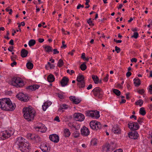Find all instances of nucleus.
I'll return each mask as SVG.
<instances>
[{
	"instance_id": "nucleus-50",
	"label": "nucleus",
	"mask_w": 152,
	"mask_h": 152,
	"mask_svg": "<svg viewBox=\"0 0 152 152\" xmlns=\"http://www.w3.org/2000/svg\"><path fill=\"white\" fill-rule=\"evenodd\" d=\"M108 77H109L108 75L107 74L106 75V77L104 79V80H103L104 81L106 82H107L108 79Z\"/></svg>"
},
{
	"instance_id": "nucleus-59",
	"label": "nucleus",
	"mask_w": 152,
	"mask_h": 152,
	"mask_svg": "<svg viewBox=\"0 0 152 152\" xmlns=\"http://www.w3.org/2000/svg\"><path fill=\"white\" fill-rule=\"evenodd\" d=\"M149 91L151 92L150 94H152V84L149 86Z\"/></svg>"
},
{
	"instance_id": "nucleus-49",
	"label": "nucleus",
	"mask_w": 152,
	"mask_h": 152,
	"mask_svg": "<svg viewBox=\"0 0 152 152\" xmlns=\"http://www.w3.org/2000/svg\"><path fill=\"white\" fill-rule=\"evenodd\" d=\"M84 6L83 5H81L80 4H79L78 6L77 7V9H80V7L83 8Z\"/></svg>"
},
{
	"instance_id": "nucleus-11",
	"label": "nucleus",
	"mask_w": 152,
	"mask_h": 152,
	"mask_svg": "<svg viewBox=\"0 0 152 152\" xmlns=\"http://www.w3.org/2000/svg\"><path fill=\"white\" fill-rule=\"evenodd\" d=\"M74 117L77 121H82L85 119L84 116L83 114L80 113H75L74 115Z\"/></svg>"
},
{
	"instance_id": "nucleus-36",
	"label": "nucleus",
	"mask_w": 152,
	"mask_h": 152,
	"mask_svg": "<svg viewBox=\"0 0 152 152\" xmlns=\"http://www.w3.org/2000/svg\"><path fill=\"white\" fill-rule=\"evenodd\" d=\"M80 68L82 71L85 70L87 68V66L85 64V63H84L80 65Z\"/></svg>"
},
{
	"instance_id": "nucleus-3",
	"label": "nucleus",
	"mask_w": 152,
	"mask_h": 152,
	"mask_svg": "<svg viewBox=\"0 0 152 152\" xmlns=\"http://www.w3.org/2000/svg\"><path fill=\"white\" fill-rule=\"evenodd\" d=\"M92 92L96 98L101 99L102 98L104 93L102 90L99 87H96L93 89L92 91Z\"/></svg>"
},
{
	"instance_id": "nucleus-9",
	"label": "nucleus",
	"mask_w": 152,
	"mask_h": 152,
	"mask_svg": "<svg viewBox=\"0 0 152 152\" xmlns=\"http://www.w3.org/2000/svg\"><path fill=\"white\" fill-rule=\"evenodd\" d=\"M15 107L16 105L15 104H12L11 101L10 104H7V106H6L4 107H0L2 110L8 111H12L15 110Z\"/></svg>"
},
{
	"instance_id": "nucleus-43",
	"label": "nucleus",
	"mask_w": 152,
	"mask_h": 152,
	"mask_svg": "<svg viewBox=\"0 0 152 152\" xmlns=\"http://www.w3.org/2000/svg\"><path fill=\"white\" fill-rule=\"evenodd\" d=\"M87 22L90 26H93L94 25V24L92 23V21L91 20V18H90L87 20Z\"/></svg>"
},
{
	"instance_id": "nucleus-47",
	"label": "nucleus",
	"mask_w": 152,
	"mask_h": 152,
	"mask_svg": "<svg viewBox=\"0 0 152 152\" xmlns=\"http://www.w3.org/2000/svg\"><path fill=\"white\" fill-rule=\"evenodd\" d=\"M115 50L116 51L117 53H118L120 52L121 49L119 48L116 46L115 47Z\"/></svg>"
},
{
	"instance_id": "nucleus-61",
	"label": "nucleus",
	"mask_w": 152,
	"mask_h": 152,
	"mask_svg": "<svg viewBox=\"0 0 152 152\" xmlns=\"http://www.w3.org/2000/svg\"><path fill=\"white\" fill-rule=\"evenodd\" d=\"M38 42L40 43H42L44 42V40L43 39L39 38L38 39Z\"/></svg>"
},
{
	"instance_id": "nucleus-57",
	"label": "nucleus",
	"mask_w": 152,
	"mask_h": 152,
	"mask_svg": "<svg viewBox=\"0 0 152 152\" xmlns=\"http://www.w3.org/2000/svg\"><path fill=\"white\" fill-rule=\"evenodd\" d=\"M85 55L86 54L84 53H82L81 56V58L84 60V59L85 58Z\"/></svg>"
},
{
	"instance_id": "nucleus-37",
	"label": "nucleus",
	"mask_w": 152,
	"mask_h": 152,
	"mask_svg": "<svg viewBox=\"0 0 152 152\" xmlns=\"http://www.w3.org/2000/svg\"><path fill=\"white\" fill-rule=\"evenodd\" d=\"M68 106L66 104H63L61 105L59 108V110L66 109L68 108Z\"/></svg>"
},
{
	"instance_id": "nucleus-38",
	"label": "nucleus",
	"mask_w": 152,
	"mask_h": 152,
	"mask_svg": "<svg viewBox=\"0 0 152 152\" xmlns=\"http://www.w3.org/2000/svg\"><path fill=\"white\" fill-rule=\"evenodd\" d=\"M113 92L118 96H119L121 94V92L119 90L117 89H113Z\"/></svg>"
},
{
	"instance_id": "nucleus-10",
	"label": "nucleus",
	"mask_w": 152,
	"mask_h": 152,
	"mask_svg": "<svg viewBox=\"0 0 152 152\" xmlns=\"http://www.w3.org/2000/svg\"><path fill=\"white\" fill-rule=\"evenodd\" d=\"M129 128L132 130L134 131L138 129L139 126L137 122H130L128 124Z\"/></svg>"
},
{
	"instance_id": "nucleus-5",
	"label": "nucleus",
	"mask_w": 152,
	"mask_h": 152,
	"mask_svg": "<svg viewBox=\"0 0 152 152\" xmlns=\"http://www.w3.org/2000/svg\"><path fill=\"white\" fill-rule=\"evenodd\" d=\"M90 126L93 129L97 130L101 129L102 126L101 124L97 121H92L90 122Z\"/></svg>"
},
{
	"instance_id": "nucleus-13",
	"label": "nucleus",
	"mask_w": 152,
	"mask_h": 152,
	"mask_svg": "<svg viewBox=\"0 0 152 152\" xmlns=\"http://www.w3.org/2000/svg\"><path fill=\"white\" fill-rule=\"evenodd\" d=\"M49 138L51 141L56 143L58 142L59 140V136L56 134L50 135Z\"/></svg>"
},
{
	"instance_id": "nucleus-6",
	"label": "nucleus",
	"mask_w": 152,
	"mask_h": 152,
	"mask_svg": "<svg viewBox=\"0 0 152 152\" xmlns=\"http://www.w3.org/2000/svg\"><path fill=\"white\" fill-rule=\"evenodd\" d=\"M14 132L10 130L3 131L0 134L1 139L4 140L10 137L14 134Z\"/></svg>"
},
{
	"instance_id": "nucleus-22",
	"label": "nucleus",
	"mask_w": 152,
	"mask_h": 152,
	"mask_svg": "<svg viewBox=\"0 0 152 152\" xmlns=\"http://www.w3.org/2000/svg\"><path fill=\"white\" fill-rule=\"evenodd\" d=\"M70 134L71 133L68 129H64V135L65 137H69Z\"/></svg>"
},
{
	"instance_id": "nucleus-56",
	"label": "nucleus",
	"mask_w": 152,
	"mask_h": 152,
	"mask_svg": "<svg viewBox=\"0 0 152 152\" xmlns=\"http://www.w3.org/2000/svg\"><path fill=\"white\" fill-rule=\"evenodd\" d=\"M58 95V96L60 99H62L63 98V95L62 94H60L59 93L57 94Z\"/></svg>"
},
{
	"instance_id": "nucleus-19",
	"label": "nucleus",
	"mask_w": 152,
	"mask_h": 152,
	"mask_svg": "<svg viewBox=\"0 0 152 152\" xmlns=\"http://www.w3.org/2000/svg\"><path fill=\"white\" fill-rule=\"evenodd\" d=\"M39 87V86L38 85H33L29 86L27 87L26 89H29L31 91L35 90L37 89H38Z\"/></svg>"
},
{
	"instance_id": "nucleus-58",
	"label": "nucleus",
	"mask_w": 152,
	"mask_h": 152,
	"mask_svg": "<svg viewBox=\"0 0 152 152\" xmlns=\"http://www.w3.org/2000/svg\"><path fill=\"white\" fill-rule=\"evenodd\" d=\"M131 61L132 62H134L136 63L137 61V59L136 58H133L131 59Z\"/></svg>"
},
{
	"instance_id": "nucleus-29",
	"label": "nucleus",
	"mask_w": 152,
	"mask_h": 152,
	"mask_svg": "<svg viewBox=\"0 0 152 152\" xmlns=\"http://www.w3.org/2000/svg\"><path fill=\"white\" fill-rule=\"evenodd\" d=\"M94 116L92 117L95 118H98L100 117L99 112L97 111H93Z\"/></svg>"
},
{
	"instance_id": "nucleus-27",
	"label": "nucleus",
	"mask_w": 152,
	"mask_h": 152,
	"mask_svg": "<svg viewBox=\"0 0 152 152\" xmlns=\"http://www.w3.org/2000/svg\"><path fill=\"white\" fill-rule=\"evenodd\" d=\"M138 134L137 132H135L132 133V135L129 134V136L131 138H133L134 139H137L138 137Z\"/></svg>"
},
{
	"instance_id": "nucleus-32",
	"label": "nucleus",
	"mask_w": 152,
	"mask_h": 152,
	"mask_svg": "<svg viewBox=\"0 0 152 152\" xmlns=\"http://www.w3.org/2000/svg\"><path fill=\"white\" fill-rule=\"evenodd\" d=\"M64 62L62 60L60 59L58 62L57 65L59 67H61L64 65Z\"/></svg>"
},
{
	"instance_id": "nucleus-62",
	"label": "nucleus",
	"mask_w": 152,
	"mask_h": 152,
	"mask_svg": "<svg viewBox=\"0 0 152 152\" xmlns=\"http://www.w3.org/2000/svg\"><path fill=\"white\" fill-rule=\"evenodd\" d=\"M13 39H11L9 42V44L10 45H14V42H13Z\"/></svg>"
},
{
	"instance_id": "nucleus-46",
	"label": "nucleus",
	"mask_w": 152,
	"mask_h": 152,
	"mask_svg": "<svg viewBox=\"0 0 152 152\" xmlns=\"http://www.w3.org/2000/svg\"><path fill=\"white\" fill-rule=\"evenodd\" d=\"M138 92L140 94H142L145 92V91L143 89H141L138 91Z\"/></svg>"
},
{
	"instance_id": "nucleus-17",
	"label": "nucleus",
	"mask_w": 152,
	"mask_h": 152,
	"mask_svg": "<svg viewBox=\"0 0 152 152\" xmlns=\"http://www.w3.org/2000/svg\"><path fill=\"white\" fill-rule=\"evenodd\" d=\"M71 101L73 102V103L76 104H79L81 101V100L75 96H71L69 97Z\"/></svg>"
},
{
	"instance_id": "nucleus-31",
	"label": "nucleus",
	"mask_w": 152,
	"mask_h": 152,
	"mask_svg": "<svg viewBox=\"0 0 152 152\" xmlns=\"http://www.w3.org/2000/svg\"><path fill=\"white\" fill-rule=\"evenodd\" d=\"M36 43V41L34 39H31L28 42V44L30 47L34 46Z\"/></svg>"
},
{
	"instance_id": "nucleus-60",
	"label": "nucleus",
	"mask_w": 152,
	"mask_h": 152,
	"mask_svg": "<svg viewBox=\"0 0 152 152\" xmlns=\"http://www.w3.org/2000/svg\"><path fill=\"white\" fill-rule=\"evenodd\" d=\"M13 46H10V47L8 48V50L10 51V52H12L13 50Z\"/></svg>"
},
{
	"instance_id": "nucleus-41",
	"label": "nucleus",
	"mask_w": 152,
	"mask_h": 152,
	"mask_svg": "<svg viewBox=\"0 0 152 152\" xmlns=\"http://www.w3.org/2000/svg\"><path fill=\"white\" fill-rule=\"evenodd\" d=\"M29 99V98L27 96L25 95V97H23V98L22 99V101L23 102H27Z\"/></svg>"
},
{
	"instance_id": "nucleus-28",
	"label": "nucleus",
	"mask_w": 152,
	"mask_h": 152,
	"mask_svg": "<svg viewBox=\"0 0 152 152\" xmlns=\"http://www.w3.org/2000/svg\"><path fill=\"white\" fill-rule=\"evenodd\" d=\"M27 68L29 69H31L33 67V64L30 62H28L26 65Z\"/></svg>"
},
{
	"instance_id": "nucleus-51",
	"label": "nucleus",
	"mask_w": 152,
	"mask_h": 152,
	"mask_svg": "<svg viewBox=\"0 0 152 152\" xmlns=\"http://www.w3.org/2000/svg\"><path fill=\"white\" fill-rule=\"evenodd\" d=\"M65 41H63L62 42V46H61V48L64 47V48H65L66 47V45L65 44Z\"/></svg>"
},
{
	"instance_id": "nucleus-25",
	"label": "nucleus",
	"mask_w": 152,
	"mask_h": 152,
	"mask_svg": "<svg viewBox=\"0 0 152 152\" xmlns=\"http://www.w3.org/2000/svg\"><path fill=\"white\" fill-rule=\"evenodd\" d=\"M16 97L20 100H21L23 97H25V95L22 93H20L16 95Z\"/></svg>"
},
{
	"instance_id": "nucleus-35",
	"label": "nucleus",
	"mask_w": 152,
	"mask_h": 152,
	"mask_svg": "<svg viewBox=\"0 0 152 152\" xmlns=\"http://www.w3.org/2000/svg\"><path fill=\"white\" fill-rule=\"evenodd\" d=\"M86 114L87 116H91L92 117L94 114L93 111H88L86 112Z\"/></svg>"
},
{
	"instance_id": "nucleus-48",
	"label": "nucleus",
	"mask_w": 152,
	"mask_h": 152,
	"mask_svg": "<svg viewBox=\"0 0 152 152\" xmlns=\"http://www.w3.org/2000/svg\"><path fill=\"white\" fill-rule=\"evenodd\" d=\"M137 122L140 124L143 122V119L142 118H139L137 120Z\"/></svg>"
},
{
	"instance_id": "nucleus-30",
	"label": "nucleus",
	"mask_w": 152,
	"mask_h": 152,
	"mask_svg": "<svg viewBox=\"0 0 152 152\" xmlns=\"http://www.w3.org/2000/svg\"><path fill=\"white\" fill-rule=\"evenodd\" d=\"M140 114L142 115H145L146 113L144 107H141L140 109Z\"/></svg>"
},
{
	"instance_id": "nucleus-7",
	"label": "nucleus",
	"mask_w": 152,
	"mask_h": 152,
	"mask_svg": "<svg viewBox=\"0 0 152 152\" xmlns=\"http://www.w3.org/2000/svg\"><path fill=\"white\" fill-rule=\"evenodd\" d=\"M27 137L28 139L35 142H39L41 141V139L39 136L35 134H28Z\"/></svg>"
},
{
	"instance_id": "nucleus-16",
	"label": "nucleus",
	"mask_w": 152,
	"mask_h": 152,
	"mask_svg": "<svg viewBox=\"0 0 152 152\" xmlns=\"http://www.w3.org/2000/svg\"><path fill=\"white\" fill-rule=\"evenodd\" d=\"M112 131L115 134H119L121 133V130L118 125H114L112 129Z\"/></svg>"
},
{
	"instance_id": "nucleus-1",
	"label": "nucleus",
	"mask_w": 152,
	"mask_h": 152,
	"mask_svg": "<svg viewBox=\"0 0 152 152\" xmlns=\"http://www.w3.org/2000/svg\"><path fill=\"white\" fill-rule=\"evenodd\" d=\"M23 113L24 118L28 121H31L34 119L36 115V111L34 109L30 107H25Z\"/></svg>"
},
{
	"instance_id": "nucleus-55",
	"label": "nucleus",
	"mask_w": 152,
	"mask_h": 152,
	"mask_svg": "<svg viewBox=\"0 0 152 152\" xmlns=\"http://www.w3.org/2000/svg\"><path fill=\"white\" fill-rule=\"evenodd\" d=\"M132 75V73L131 72L128 71V72H127L126 74V76L128 77H130Z\"/></svg>"
},
{
	"instance_id": "nucleus-45",
	"label": "nucleus",
	"mask_w": 152,
	"mask_h": 152,
	"mask_svg": "<svg viewBox=\"0 0 152 152\" xmlns=\"http://www.w3.org/2000/svg\"><path fill=\"white\" fill-rule=\"evenodd\" d=\"M110 145L109 144L106 145L104 148V150H105L106 151H109Z\"/></svg>"
},
{
	"instance_id": "nucleus-23",
	"label": "nucleus",
	"mask_w": 152,
	"mask_h": 152,
	"mask_svg": "<svg viewBox=\"0 0 152 152\" xmlns=\"http://www.w3.org/2000/svg\"><path fill=\"white\" fill-rule=\"evenodd\" d=\"M47 79L48 82H52L54 81L55 78L53 75L50 74L48 76Z\"/></svg>"
},
{
	"instance_id": "nucleus-63",
	"label": "nucleus",
	"mask_w": 152,
	"mask_h": 152,
	"mask_svg": "<svg viewBox=\"0 0 152 152\" xmlns=\"http://www.w3.org/2000/svg\"><path fill=\"white\" fill-rule=\"evenodd\" d=\"M92 85L91 84H90L87 87V90H89L92 88Z\"/></svg>"
},
{
	"instance_id": "nucleus-26",
	"label": "nucleus",
	"mask_w": 152,
	"mask_h": 152,
	"mask_svg": "<svg viewBox=\"0 0 152 152\" xmlns=\"http://www.w3.org/2000/svg\"><path fill=\"white\" fill-rule=\"evenodd\" d=\"M92 78L95 84H97L99 83V79L97 76L93 75H92Z\"/></svg>"
},
{
	"instance_id": "nucleus-39",
	"label": "nucleus",
	"mask_w": 152,
	"mask_h": 152,
	"mask_svg": "<svg viewBox=\"0 0 152 152\" xmlns=\"http://www.w3.org/2000/svg\"><path fill=\"white\" fill-rule=\"evenodd\" d=\"M143 103V101L141 99L138 100L136 103V104L137 105H139L140 107H141Z\"/></svg>"
},
{
	"instance_id": "nucleus-18",
	"label": "nucleus",
	"mask_w": 152,
	"mask_h": 152,
	"mask_svg": "<svg viewBox=\"0 0 152 152\" xmlns=\"http://www.w3.org/2000/svg\"><path fill=\"white\" fill-rule=\"evenodd\" d=\"M40 148L43 152H49L50 151L49 148L47 147L46 144L41 145Z\"/></svg>"
},
{
	"instance_id": "nucleus-42",
	"label": "nucleus",
	"mask_w": 152,
	"mask_h": 152,
	"mask_svg": "<svg viewBox=\"0 0 152 152\" xmlns=\"http://www.w3.org/2000/svg\"><path fill=\"white\" fill-rule=\"evenodd\" d=\"M138 33L137 32H134V34L132 36V37H133L135 39H137L138 37Z\"/></svg>"
},
{
	"instance_id": "nucleus-21",
	"label": "nucleus",
	"mask_w": 152,
	"mask_h": 152,
	"mask_svg": "<svg viewBox=\"0 0 152 152\" xmlns=\"http://www.w3.org/2000/svg\"><path fill=\"white\" fill-rule=\"evenodd\" d=\"M28 54V51L26 49H23L21 52V56L22 57L24 58L26 57Z\"/></svg>"
},
{
	"instance_id": "nucleus-40",
	"label": "nucleus",
	"mask_w": 152,
	"mask_h": 152,
	"mask_svg": "<svg viewBox=\"0 0 152 152\" xmlns=\"http://www.w3.org/2000/svg\"><path fill=\"white\" fill-rule=\"evenodd\" d=\"M97 140L96 139L92 140L91 141V143L92 145H95L97 144Z\"/></svg>"
},
{
	"instance_id": "nucleus-54",
	"label": "nucleus",
	"mask_w": 152,
	"mask_h": 152,
	"mask_svg": "<svg viewBox=\"0 0 152 152\" xmlns=\"http://www.w3.org/2000/svg\"><path fill=\"white\" fill-rule=\"evenodd\" d=\"M17 57L16 55H14L12 56H11V58L12 61H15V59Z\"/></svg>"
},
{
	"instance_id": "nucleus-53",
	"label": "nucleus",
	"mask_w": 152,
	"mask_h": 152,
	"mask_svg": "<svg viewBox=\"0 0 152 152\" xmlns=\"http://www.w3.org/2000/svg\"><path fill=\"white\" fill-rule=\"evenodd\" d=\"M53 54H58L59 53V52L58 51L57 49H54L53 50Z\"/></svg>"
},
{
	"instance_id": "nucleus-12",
	"label": "nucleus",
	"mask_w": 152,
	"mask_h": 152,
	"mask_svg": "<svg viewBox=\"0 0 152 152\" xmlns=\"http://www.w3.org/2000/svg\"><path fill=\"white\" fill-rule=\"evenodd\" d=\"M11 101L9 98H4L0 99V107H4L5 105L8 104L10 103Z\"/></svg>"
},
{
	"instance_id": "nucleus-33",
	"label": "nucleus",
	"mask_w": 152,
	"mask_h": 152,
	"mask_svg": "<svg viewBox=\"0 0 152 152\" xmlns=\"http://www.w3.org/2000/svg\"><path fill=\"white\" fill-rule=\"evenodd\" d=\"M45 51L48 53L50 52L52 50V47L49 46H46L45 47Z\"/></svg>"
},
{
	"instance_id": "nucleus-34",
	"label": "nucleus",
	"mask_w": 152,
	"mask_h": 152,
	"mask_svg": "<svg viewBox=\"0 0 152 152\" xmlns=\"http://www.w3.org/2000/svg\"><path fill=\"white\" fill-rule=\"evenodd\" d=\"M48 107V104L47 102H45L42 106V108L44 111H45Z\"/></svg>"
},
{
	"instance_id": "nucleus-2",
	"label": "nucleus",
	"mask_w": 152,
	"mask_h": 152,
	"mask_svg": "<svg viewBox=\"0 0 152 152\" xmlns=\"http://www.w3.org/2000/svg\"><path fill=\"white\" fill-rule=\"evenodd\" d=\"M11 84L17 88L21 87L25 85L24 81L21 78L16 77L12 78Z\"/></svg>"
},
{
	"instance_id": "nucleus-4",
	"label": "nucleus",
	"mask_w": 152,
	"mask_h": 152,
	"mask_svg": "<svg viewBox=\"0 0 152 152\" xmlns=\"http://www.w3.org/2000/svg\"><path fill=\"white\" fill-rule=\"evenodd\" d=\"M16 143L18 145L19 148L21 151H23V150H26V148H28L26 145L27 143H25L24 142L23 138L21 137H19L17 138Z\"/></svg>"
},
{
	"instance_id": "nucleus-44",
	"label": "nucleus",
	"mask_w": 152,
	"mask_h": 152,
	"mask_svg": "<svg viewBox=\"0 0 152 152\" xmlns=\"http://www.w3.org/2000/svg\"><path fill=\"white\" fill-rule=\"evenodd\" d=\"M80 134L79 132L76 131L74 133V137L75 138H77L79 136Z\"/></svg>"
},
{
	"instance_id": "nucleus-64",
	"label": "nucleus",
	"mask_w": 152,
	"mask_h": 152,
	"mask_svg": "<svg viewBox=\"0 0 152 152\" xmlns=\"http://www.w3.org/2000/svg\"><path fill=\"white\" fill-rule=\"evenodd\" d=\"M17 64V63L16 62H15V61H13V62L11 63V66L12 67H13L14 66V65H16Z\"/></svg>"
},
{
	"instance_id": "nucleus-14",
	"label": "nucleus",
	"mask_w": 152,
	"mask_h": 152,
	"mask_svg": "<svg viewBox=\"0 0 152 152\" xmlns=\"http://www.w3.org/2000/svg\"><path fill=\"white\" fill-rule=\"evenodd\" d=\"M81 134L83 136H86L88 135L90 133V131L88 129L86 126H83L81 130Z\"/></svg>"
},
{
	"instance_id": "nucleus-15",
	"label": "nucleus",
	"mask_w": 152,
	"mask_h": 152,
	"mask_svg": "<svg viewBox=\"0 0 152 152\" xmlns=\"http://www.w3.org/2000/svg\"><path fill=\"white\" fill-rule=\"evenodd\" d=\"M69 81V79L68 77H64L61 79L60 83L62 87H64L68 85Z\"/></svg>"
},
{
	"instance_id": "nucleus-24",
	"label": "nucleus",
	"mask_w": 152,
	"mask_h": 152,
	"mask_svg": "<svg viewBox=\"0 0 152 152\" xmlns=\"http://www.w3.org/2000/svg\"><path fill=\"white\" fill-rule=\"evenodd\" d=\"M134 83L136 86H138L140 84V80L138 78L134 79Z\"/></svg>"
},
{
	"instance_id": "nucleus-52",
	"label": "nucleus",
	"mask_w": 152,
	"mask_h": 152,
	"mask_svg": "<svg viewBox=\"0 0 152 152\" xmlns=\"http://www.w3.org/2000/svg\"><path fill=\"white\" fill-rule=\"evenodd\" d=\"M54 120L56 121H57L58 122H60V120H59V117L58 116H56L55 118L54 119Z\"/></svg>"
},
{
	"instance_id": "nucleus-8",
	"label": "nucleus",
	"mask_w": 152,
	"mask_h": 152,
	"mask_svg": "<svg viewBox=\"0 0 152 152\" xmlns=\"http://www.w3.org/2000/svg\"><path fill=\"white\" fill-rule=\"evenodd\" d=\"M84 78L83 75H79L78 76L77 78V85L80 88H84L85 87V82L84 80Z\"/></svg>"
},
{
	"instance_id": "nucleus-20",
	"label": "nucleus",
	"mask_w": 152,
	"mask_h": 152,
	"mask_svg": "<svg viewBox=\"0 0 152 152\" xmlns=\"http://www.w3.org/2000/svg\"><path fill=\"white\" fill-rule=\"evenodd\" d=\"M35 129L36 130L38 129V131L42 132H45L47 129V128L45 127L44 126H36L35 127Z\"/></svg>"
}]
</instances>
